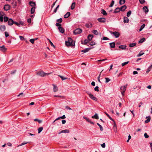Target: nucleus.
Returning <instances> with one entry per match:
<instances>
[{
  "label": "nucleus",
  "mask_w": 152,
  "mask_h": 152,
  "mask_svg": "<svg viewBox=\"0 0 152 152\" xmlns=\"http://www.w3.org/2000/svg\"><path fill=\"white\" fill-rule=\"evenodd\" d=\"M65 45L68 47L73 46V43L72 39L71 38L68 37V41H65Z\"/></svg>",
  "instance_id": "nucleus-1"
},
{
  "label": "nucleus",
  "mask_w": 152,
  "mask_h": 152,
  "mask_svg": "<svg viewBox=\"0 0 152 152\" xmlns=\"http://www.w3.org/2000/svg\"><path fill=\"white\" fill-rule=\"evenodd\" d=\"M127 86V84H126L125 86H122L120 88L121 91L123 96L124 95V93L126 90Z\"/></svg>",
  "instance_id": "nucleus-2"
},
{
  "label": "nucleus",
  "mask_w": 152,
  "mask_h": 152,
  "mask_svg": "<svg viewBox=\"0 0 152 152\" xmlns=\"http://www.w3.org/2000/svg\"><path fill=\"white\" fill-rule=\"evenodd\" d=\"M82 32V30L81 29L77 28L74 31L73 33L75 34H77Z\"/></svg>",
  "instance_id": "nucleus-3"
},
{
  "label": "nucleus",
  "mask_w": 152,
  "mask_h": 152,
  "mask_svg": "<svg viewBox=\"0 0 152 152\" xmlns=\"http://www.w3.org/2000/svg\"><path fill=\"white\" fill-rule=\"evenodd\" d=\"M110 33L111 34H113L116 38L118 37L120 35V33L118 32L114 31L113 32H112L111 31L110 32Z\"/></svg>",
  "instance_id": "nucleus-4"
},
{
  "label": "nucleus",
  "mask_w": 152,
  "mask_h": 152,
  "mask_svg": "<svg viewBox=\"0 0 152 152\" xmlns=\"http://www.w3.org/2000/svg\"><path fill=\"white\" fill-rule=\"evenodd\" d=\"M37 74L41 77H44L45 76V73L44 72L42 71H40L37 72Z\"/></svg>",
  "instance_id": "nucleus-5"
},
{
  "label": "nucleus",
  "mask_w": 152,
  "mask_h": 152,
  "mask_svg": "<svg viewBox=\"0 0 152 152\" xmlns=\"http://www.w3.org/2000/svg\"><path fill=\"white\" fill-rule=\"evenodd\" d=\"M10 7L8 4H5L4 5L3 9L5 11H8L10 9Z\"/></svg>",
  "instance_id": "nucleus-6"
},
{
  "label": "nucleus",
  "mask_w": 152,
  "mask_h": 152,
  "mask_svg": "<svg viewBox=\"0 0 152 152\" xmlns=\"http://www.w3.org/2000/svg\"><path fill=\"white\" fill-rule=\"evenodd\" d=\"M97 20L101 23H104L106 22V19L104 18H98Z\"/></svg>",
  "instance_id": "nucleus-7"
},
{
  "label": "nucleus",
  "mask_w": 152,
  "mask_h": 152,
  "mask_svg": "<svg viewBox=\"0 0 152 152\" xmlns=\"http://www.w3.org/2000/svg\"><path fill=\"white\" fill-rule=\"evenodd\" d=\"M14 23L13 20L11 18H10L8 22V24L9 26L12 25Z\"/></svg>",
  "instance_id": "nucleus-8"
},
{
  "label": "nucleus",
  "mask_w": 152,
  "mask_h": 152,
  "mask_svg": "<svg viewBox=\"0 0 152 152\" xmlns=\"http://www.w3.org/2000/svg\"><path fill=\"white\" fill-rule=\"evenodd\" d=\"M83 118L86 119V121L88 122L89 123L91 124H94V123L93 122H92L91 121V120L89 119L88 118H87L86 116H83Z\"/></svg>",
  "instance_id": "nucleus-9"
},
{
  "label": "nucleus",
  "mask_w": 152,
  "mask_h": 152,
  "mask_svg": "<svg viewBox=\"0 0 152 152\" xmlns=\"http://www.w3.org/2000/svg\"><path fill=\"white\" fill-rule=\"evenodd\" d=\"M127 8V7L126 5H124L122 6L121 7H119L120 11H124Z\"/></svg>",
  "instance_id": "nucleus-10"
},
{
  "label": "nucleus",
  "mask_w": 152,
  "mask_h": 152,
  "mask_svg": "<svg viewBox=\"0 0 152 152\" xmlns=\"http://www.w3.org/2000/svg\"><path fill=\"white\" fill-rule=\"evenodd\" d=\"M6 29V27L5 25H1L0 26V30L1 31H4Z\"/></svg>",
  "instance_id": "nucleus-11"
},
{
  "label": "nucleus",
  "mask_w": 152,
  "mask_h": 152,
  "mask_svg": "<svg viewBox=\"0 0 152 152\" xmlns=\"http://www.w3.org/2000/svg\"><path fill=\"white\" fill-rule=\"evenodd\" d=\"M29 5L32 7H35L36 6V3L35 2L32 1H30L29 2Z\"/></svg>",
  "instance_id": "nucleus-12"
},
{
  "label": "nucleus",
  "mask_w": 152,
  "mask_h": 152,
  "mask_svg": "<svg viewBox=\"0 0 152 152\" xmlns=\"http://www.w3.org/2000/svg\"><path fill=\"white\" fill-rule=\"evenodd\" d=\"M89 97L91 99L95 101H97V99L92 94L90 95V96H89Z\"/></svg>",
  "instance_id": "nucleus-13"
},
{
  "label": "nucleus",
  "mask_w": 152,
  "mask_h": 152,
  "mask_svg": "<svg viewBox=\"0 0 152 152\" xmlns=\"http://www.w3.org/2000/svg\"><path fill=\"white\" fill-rule=\"evenodd\" d=\"M59 31L62 33H63L64 31V29L61 26H59L58 28Z\"/></svg>",
  "instance_id": "nucleus-14"
},
{
  "label": "nucleus",
  "mask_w": 152,
  "mask_h": 152,
  "mask_svg": "<svg viewBox=\"0 0 152 152\" xmlns=\"http://www.w3.org/2000/svg\"><path fill=\"white\" fill-rule=\"evenodd\" d=\"M70 15V13L69 12H68L64 16V17L65 18H68Z\"/></svg>",
  "instance_id": "nucleus-15"
},
{
  "label": "nucleus",
  "mask_w": 152,
  "mask_h": 152,
  "mask_svg": "<svg viewBox=\"0 0 152 152\" xmlns=\"http://www.w3.org/2000/svg\"><path fill=\"white\" fill-rule=\"evenodd\" d=\"M143 11L145 13H147L148 11V9L146 6H144L143 7Z\"/></svg>",
  "instance_id": "nucleus-16"
},
{
  "label": "nucleus",
  "mask_w": 152,
  "mask_h": 152,
  "mask_svg": "<svg viewBox=\"0 0 152 152\" xmlns=\"http://www.w3.org/2000/svg\"><path fill=\"white\" fill-rule=\"evenodd\" d=\"M129 18L126 17H124V23H128L129 22Z\"/></svg>",
  "instance_id": "nucleus-17"
},
{
  "label": "nucleus",
  "mask_w": 152,
  "mask_h": 152,
  "mask_svg": "<svg viewBox=\"0 0 152 152\" xmlns=\"http://www.w3.org/2000/svg\"><path fill=\"white\" fill-rule=\"evenodd\" d=\"M120 9L119 7H117L114 10L113 12L115 13H116L119 12H120Z\"/></svg>",
  "instance_id": "nucleus-18"
},
{
  "label": "nucleus",
  "mask_w": 152,
  "mask_h": 152,
  "mask_svg": "<svg viewBox=\"0 0 152 152\" xmlns=\"http://www.w3.org/2000/svg\"><path fill=\"white\" fill-rule=\"evenodd\" d=\"M93 37V35L92 34H89L87 37L88 40L90 41L92 40V38Z\"/></svg>",
  "instance_id": "nucleus-19"
},
{
  "label": "nucleus",
  "mask_w": 152,
  "mask_h": 152,
  "mask_svg": "<svg viewBox=\"0 0 152 152\" xmlns=\"http://www.w3.org/2000/svg\"><path fill=\"white\" fill-rule=\"evenodd\" d=\"M109 44L110 48H114L115 47V44L114 42L110 43Z\"/></svg>",
  "instance_id": "nucleus-20"
},
{
  "label": "nucleus",
  "mask_w": 152,
  "mask_h": 152,
  "mask_svg": "<svg viewBox=\"0 0 152 152\" xmlns=\"http://www.w3.org/2000/svg\"><path fill=\"white\" fill-rule=\"evenodd\" d=\"M69 131L68 129H65L64 130H62L59 133V134H60L61 133H69Z\"/></svg>",
  "instance_id": "nucleus-21"
},
{
  "label": "nucleus",
  "mask_w": 152,
  "mask_h": 152,
  "mask_svg": "<svg viewBox=\"0 0 152 152\" xmlns=\"http://www.w3.org/2000/svg\"><path fill=\"white\" fill-rule=\"evenodd\" d=\"M9 18L7 16H4V22H7V21L9 20Z\"/></svg>",
  "instance_id": "nucleus-22"
},
{
  "label": "nucleus",
  "mask_w": 152,
  "mask_h": 152,
  "mask_svg": "<svg viewBox=\"0 0 152 152\" xmlns=\"http://www.w3.org/2000/svg\"><path fill=\"white\" fill-rule=\"evenodd\" d=\"M36 7H32L31 9V13L33 14L35 11Z\"/></svg>",
  "instance_id": "nucleus-23"
},
{
  "label": "nucleus",
  "mask_w": 152,
  "mask_h": 152,
  "mask_svg": "<svg viewBox=\"0 0 152 152\" xmlns=\"http://www.w3.org/2000/svg\"><path fill=\"white\" fill-rule=\"evenodd\" d=\"M101 13L104 15H107V13L104 9H102L101 10Z\"/></svg>",
  "instance_id": "nucleus-24"
},
{
  "label": "nucleus",
  "mask_w": 152,
  "mask_h": 152,
  "mask_svg": "<svg viewBox=\"0 0 152 152\" xmlns=\"http://www.w3.org/2000/svg\"><path fill=\"white\" fill-rule=\"evenodd\" d=\"M91 49V48H86L84 50H82L81 52H83L84 53H86V52H88Z\"/></svg>",
  "instance_id": "nucleus-25"
},
{
  "label": "nucleus",
  "mask_w": 152,
  "mask_h": 152,
  "mask_svg": "<svg viewBox=\"0 0 152 152\" xmlns=\"http://www.w3.org/2000/svg\"><path fill=\"white\" fill-rule=\"evenodd\" d=\"M89 41L87 39H85L84 42L81 41V43L83 45H86V44Z\"/></svg>",
  "instance_id": "nucleus-26"
},
{
  "label": "nucleus",
  "mask_w": 152,
  "mask_h": 152,
  "mask_svg": "<svg viewBox=\"0 0 152 152\" xmlns=\"http://www.w3.org/2000/svg\"><path fill=\"white\" fill-rule=\"evenodd\" d=\"M0 48H1V50L3 51H5L7 50V48L4 47V45L2 46H0Z\"/></svg>",
  "instance_id": "nucleus-27"
},
{
  "label": "nucleus",
  "mask_w": 152,
  "mask_h": 152,
  "mask_svg": "<svg viewBox=\"0 0 152 152\" xmlns=\"http://www.w3.org/2000/svg\"><path fill=\"white\" fill-rule=\"evenodd\" d=\"M126 46V45H121L119 46L118 47L119 48L122 49V50L125 49Z\"/></svg>",
  "instance_id": "nucleus-28"
},
{
  "label": "nucleus",
  "mask_w": 152,
  "mask_h": 152,
  "mask_svg": "<svg viewBox=\"0 0 152 152\" xmlns=\"http://www.w3.org/2000/svg\"><path fill=\"white\" fill-rule=\"evenodd\" d=\"M92 118H95L96 119H98L99 118L98 115L96 113L94 115L92 116Z\"/></svg>",
  "instance_id": "nucleus-29"
},
{
  "label": "nucleus",
  "mask_w": 152,
  "mask_h": 152,
  "mask_svg": "<svg viewBox=\"0 0 152 152\" xmlns=\"http://www.w3.org/2000/svg\"><path fill=\"white\" fill-rule=\"evenodd\" d=\"M75 2H73L71 6V10H73L75 7Z\"/></svg>",
  "instance_id": "nucleus-30"
},
{
  "label": "nucleus",
  "mask_w": 152,
  "mask_h": 152,
  "mask_svg": "<svg viewBox=\"0 0 152 152\" xmlns=\"http://www.w3.org/2000/svg\"><path fill=\"white\" fill-rule=\"evenodd\" d=\"M125 0H120L119 3L120 5H122L125 2Z\"/></svg>",
  "instance_id": "nucleus-31"
},
{
  "label": "nucleus",
  "mask_w": 152,
  "mask_h": 152,
  "mask_svg": "<svg viewBox=\"0 0 152 152\" xmlns=\"http://www.w3.org/2000/svg\"><path fill=\"white\" fill-rule=\"evenodd\" d=\"M145 39L144 38H143L138 41V43H142L145 41Z\"/></svg>",
  "instance_id": "nucleus-32"
},
{
  "label": "nucleus",
  "mask_w": 152,
  "mask_h": 152,
  "mask_svg": "<svg viewBox=\"0 0 152 152\" xmlns=\"http://www.w3.org/2000/svg\"><path fill=\"white\" fill-rule=\"evenodd\" d=\"M145 24H143L142 25L140 28V29L139 30V31H141L142 29L145 27Z\"/></svg>",
  "instance_id": "nucleus-33"
},
{
  "label": "nucleus",
  "mask_w": 152,
  "mask_h": 152,
  "mask_svg": "<svg viewBox=\"0 0 152 152\" xmlns=\"http://www.w3.org/2000/svg\"><path fill=\"white\" fill-rule=\"evenodd\" d=\"M105 113L110 120L113 122H114V120L112 118H111V117L107 113L105 112Z\"/></svg>",
  "instance_id": "nucleus-34"
},
{
  "label": "nucleus",
  "mask_w": 152,
  "mask_h": 152,
  "mask_svg": "<svg viewBox=\"0 0 152 152\" xmlns=\"http://www.w3.org/2000/svg\"><path fill=\"white\" fill-rule=\"evenodd\" d=\"M114 122V125L113 126V128L114 129V131L115 132H117V127H116V125L115 124V122Z\"/></svg>",
  "instance_id": "nucleus-35"
},
{
  "label": "nucleus",
  "mask_w": 152,
  "mask_h": 152,
  "mask_svg": "<svg viewBox=\"0 0 152 152\" xmlns=\"http://www.w3.org/2000/svg\"><path fill=\"white\" fill-rule=\"evenodd\" d=\"M58 76H59L62 80H64L66 79H68V78L67 77H65L63 76H61L60 75H58Z\"/></svg>",
  "instance_id": "nucleus-36"
},
{
  "label": "nucleus",
  "mask_w": 152,
  "mask_h": 152,
  "mask_svg": "<svg viewBox=\"0 0 152 152\" xmlns=\"http://www.w3.org/2000/svg\"><path fill=\"white\" fill-rule=\"evenodd\" d=\"M53 91L54 92H56L58 91V89L57 86L55 85L54 86V87L53 88Z\"/></svg>",
  "instance_id": "nucleus-37"
},
{
  "label": "nucleus",
  "mask_w": 152,
  "mask_h": 152,
  "mask_svg": "<svg viewBox=\"0 0 152 152\" xmlns=\"http://www.w3.org/2000/svg\"><path fill=\"white\" fill-rule=\"evenodd\" d=\"M43 129V127H40L38 129V133H40Z\"/></svg>",
  "instance_id": "nucleus-38"
},
{
  "label": "nucleus",
  "mask_w": 152,
  "mask_h": 152,
  "mask_svg": "<svg viewBox=\"0 0 152 152\" xmlns=\"http://www.w3.org/2000/svg\"><path fill=\"white\" fill-rule=\"evenodd\" d=\"M97 124L99 127L100 131H102L103 129L102 126L98 123H97Z\"/></svg>",
  "instance_id": "nucleus-39"
},
{
  "label": "nucleus",
  "mask_w": 152,
  "mask_h": 152,
  "mask_svg": "<svg viewBox=\"0 0 152 152\" xmlns=\"http://www.w3.org/2000/svg\"><path fill=\"white\" fill-rule=\"evenodd\" d=\"M86 26L87 28L91 27L92 26V24L91 23H88V24H86Z\"/></svg>",
  "instance_id": "nucleus-40"
},
{
  "label": "nucleus",
  "mask_w": 152,
  "mask_h": 152,
  "mask_svg": "<svg viewBox=\"0 0 152 152\" xmlns=\"http://www.w3.org/2000/svg\"><path fill=\"white\" fill-rule=\"evenodd\" d=\"M34 121H37L39 124L41 123L42 122V120H39L37 118L35 119Z\"/></svg>",
  "instance_id": "nucleus-41"
},
{
  "label": "nucleus",
  "mask_w": 152,
  "mask_h": 152,
  "mask_svg": "<svg viewBox=\"0 0 152 152\" xmlns=\"http://www.w3.org/2000/svg\"><path fill=\"white\" fill-rule=\"evenodd\" d=\"M92 33L96 35H98V32L96 30H94L92 31Z\"/></svg>",
  "instance_id": "nucleus-42"
},
{
  "label": "nucleus",
  "mask_w": 152,
  "mask_h": 152,
  "mask_svg": "<svg viewBox=\"0 0 152 152\" xmlns=\"http://www.w3.org/2000/svg\"><path fill=\"white\" fill-rule=\"evenodd\" d=\"M148 118L145 121V123H148L150 121L151 118L150 116H149Z\"/></svg>",
  "instance_id": "nucleus-43"
},
{
  "label": "nucleus",
  "mask_w": 152,
  "mask_h": 152,
  "mask_svg": "<svg viewBox=\"0 0 152 152\" xmlns=\"http://www.w3.org/2000/svg\"><path fill=\"white\" fill-rule=\"evenodd\" d=\"M132 13V12L131 10L129 11L127 13V16L128 17H129L130 16L131 14Z\"/></svg>",
  "instance_id": "nucleus-44"
},
{
  "label": "nucleus",
  "mask_w": 152,
  "mask_h": 152,
  "mask_svg": "<svg viewBox=\"0 0 152 152\" xmlns=\"http://www.w3.org/2000/svg\"><path fill=\"white\" fill-rule=\"evenodd\" d=\"M136 45V43H130L129 44V47H133L134 46H135Z\"/></svg>",
  "instance_id": "nucleus-45"
},
{
  "label": "nucleus",
  "mask_w": 152,
  "mask_h": 152,
  "mask_svg": "<svg viewBox=\"0 0 152 152\" xmlns=\"http://www.w3.org/2000/svg\"><path fill=\"white\" fill-rule=\"evenodd\" d=\"M28 143V142H23L21 144H20V145H18L17 146V147H19V146H22L23 145H24L25 144H27Z\"/></svg>",
  "instance_id": "nucleus-46"
},
{
  "label": "nucleus",
  "mask_w": 152,
  "mask_h": 152,
  "mask_svg": "<svg viewBox=\"0 0 152 152\" xmlns=\"http://www.w3.org/2000/svg\"><path fill=\"white\" fill-rule=\"evenodd\" d=\"M59 5H58L55 8L53 12L54 13H56L57 12L58 9L59 8Z\"/></svg>",
  "instance_id": "nucleus-47"
},
{
  "label": "nucleus",
  "mask_w": 152,
  "mask_h": 152,
  "mask_svg": "<svg viewBox=\"0 0 152 152\" xmlns=\"http://www.w3.org/2000/svg\"><path fill=\"white\" fill-rule=\"evenodd\" d=\"M105 79L106 80V81H105L106 83H107L110 81V79H109V78L105 77Z\"/></svg>",
  "instance_id": "nucleus-48"
},
{
  "label": "nucleus",
  "mask_w": 152,
  "mask_h": 152,
  "mask_svg": "<svg viewBox=\"0 0 152 152\" xmlns=\"http://www.w3.org/2000/svg\"><path fill=\"white\" fill-rule=\"evenodd\" d=\"M47 39L48 40V41L50 42V45L52 46L54 48H55V46L53 43L49 39Z\"/></svg>",
  "instance_id": "nucleus-49"
},
{
  "label": "nucleus",
  "mask_w": 152,
  "mask_h": 152,
  "mask_svg": "<svg viewBox=\"0 0 152 152\" xmlns=\"http://www.w3.org/2000/svg\"><path fill=\"white\" fill-rule=\"evenodd\" d=\"M114 4V1L113 0H112L111 2V4L109 6V7H112L113 6Z\"/></svg>",
  "instance_id": "nucleus-50"
},
{
  "label": "nucleus",
  "mask_w": 152,
  "mask_h": 152,
  "mask_svg": "<svg viewBox=\"0 0 152 152\" xmlns=\"http://www.w3.org/2000/svg\"><path fill=\"white\" fill-rule=\"evenodd\" d=\"M129 63V61L125 62L124 63H123L121 64V65L122 66H124L127 64Z\"/></svg>",
  "instance_id": "nucleus-51"
},
{
  "label": "nucleus",
  "mask_w": 152,
  "mask_h": 152,
  "mask_svg": "<svg viewBox=\"0 0 152 152\" xmlns=\"http://www.w3.org/2000/svg\"><path fill=\"white\" fill-rule=\"evenodd\" d=\"M62 21V20L61 18H60L59 19L57 20V22L59 23H61Z\"/></svg>",
  "instance_id": "nucleus-52"
},
{
  "label": "nucleus",
  "mask_w": 152,
  "mask_h": 152,
  "mask_svg": "<svg viewBox=\"0 0 152 152\" xmlns=\"http://www.w3.org/2000/svg\"><path fill=\"white\" fill-rule=\"evenodd\" d=\"M35 40V39H31L29 41L32 44H34Z\"/></svg>",
  "instance_id": "nucleus-53"
},
{
  "label": "nucleus",
  "mask_w": 152,
  "mask_h": 152,
  "mask_svg": "<svg viewBox=\"0 0 152 152\" xmlns=\"http://www.w3.org/2000/svg\"><path fill=\"white\" fill-rule=\"evenodd\" d=\"M89 44L91 46H93L95 45L96 44V43L95 42L92 41L90 42Z\"/></svg>",
  "instance_id": "nucleus-54"
},
{
  "label": "nucleus",
  "mask_w": 152,
  "mask_h": 152,
  "mask_svg": "<svg viewBox=\"0 0 152 152\" xmlns=\"http://www.w3.org/2000/svg\"><path fill=\"white\" fill-rule=\"evenodd\" d=\"M151 69L149 66L146 71V73H148Z\"/></svg>",
  "instance_id": "nucleus-55"
},
{
  "label": "nucleus",
  "mask_w": 152,
  "mask_h": 152,
  "mask_svg": "<svg viewBox=\"0 0 152 152\" xmlns=\"http://www.w3.org/2000/svg\"><path fill=\"white\" fill-rule=\"evenodd\" d=\"M102 39L103 40H109V39L107 37H103Z\"/></svg>",
  "instance_id": "nucleus-56"
},
{
  "label": "nucleus",
  "mask_w": 152,
  "mask_h": 152,
  "mask_svg": "<svg viewBox=\"0 0 152 152\" xmlns=\"http://www.w3.org/2000/svg\"><path fill=\"white\" fill-rule=\"evenodd\" d=\"M144 54V53H141V52H140L139 54H138L137 55V56L138 57H139V56H142V55H143V54Z\"/></svg>",
  "instance_id": "nucleus-57"
},
{
  "label": "nucleus",
  "mask_w": 152,
  "mask_h": 152,
  "mask_svg": "<svg viewBox=\"0 0 152 152\" xmlns=\"http://www.w3.org/2000/svg\"><path fill=\"white\" fill-rule=\"evenodd\" d=\"M94 90L95 91H99V87L98 86H96L94 88Z\"/></svg>",
  "instance_id": "nucleus-58"
},
{
  "label": "nucleus",
  "mask_w": 152,
  "mask_h": 152,
  "mask_svg": "<svg viewBox=\"0 0 152 152\" xmlns=\"http://www.w3.org/2000/svg\"><path fill=\"white\" fill-rule=\"evenodd\" d=\"M139 1L140 3L141 4H144L145 2V0H139Z\"/></svg>",
  "instance_id": "nucleus-59"
},
{
  "label": "nucleus",
  "mask_w": 152,
  "mask_h": 152,
  "mask_svg": "<svg viewBox=\"0 0 152 152\" xmlns=\"http://www.w3.org/2000/svg\"><path fill=\"white\" fill-rule=\"evenodd\" d=\"M12 4L14 6V8L15 7V6H16V3L15 2L13 1L12 3Z\"/></svg>",
  "instance_id": "nucleus-60"
},
{
  "label": "nucleus",
  "mask_w": 152,
  "mask_h": 152,
  "mask_svg": "<svg viewBox=\"0 0 152 152\" xmlns=\"http://www.w3.org/2000/svg\"><path fill=\"white\" fill-rule=\"evenodd\" d=\"M144 136L146 138H148L149 137V136L146 133L144 134Z\"/></svg>",
  "instance_id": "nucleus-61"
},
{
  "label": "nucleus",
  "mask_w": 152,
  "mask_h": 152,
  "mask_svg": "<svg viewBox=\"0 0 152 152\" xmlns=\"http://www.w3.org/2000/svg\"><path fill=\"white\" fill-rule=\"evenodd\" d=\"M4 34L6 37H7L9 36V34H8V33L7 32L5 31L4 32Z\"/></svg>",
  "instance_id": "nucleus-62"
},
{
  "label": "nucleus",
  "mask_w": 152,
  "mask_h": 152,
  "mask_svg": "<svg viewBox=\"0 0 152 152\" xmlns=\"http://www.w3.org/2000/svg\"><path fill=\"white\" fill-rule=\"evenodd\" d=\"M4 20V17L2 16H0V21L1 22H3Z\"/></svg>",
  "instance_id": "nucleus-63"
},
{
  "label": "nucleus",
  "mask_w": 152,
  "mask_h": 152,
  "mask_svg": "<svg viewBox=\"0 0 152 152\" xmlns=\"http://www.w3.org/2000/svg\"><path fill=\"white\" fill-rule=\"evenodd\" d=\"M19 37L20 39L21 40H24L25 39L24 37L23 36H20Z\"/></svg>",
  "instance_id": "nucleus-64"
}]
</instances>
